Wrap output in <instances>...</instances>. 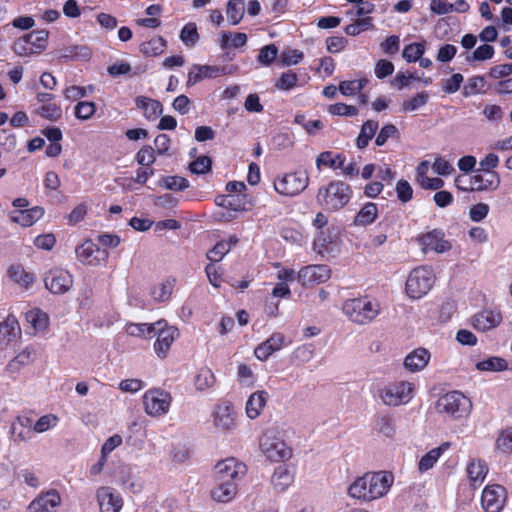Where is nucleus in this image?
Segmentation results:
<instances>
[{"instance_id":"1","label":"nucleus","mask_w":512,"mask_h":512,"mask_svg":"<svg viewBox=\"0 0 512 512\" xmlns=\"http://www.w3.org/2000/svg\"><path fill=\"white\" fill-rule=\"evenodd\" d=\"M246 472V465L233 457L219 461L215 466L216 486L211 491L212 498L221 503L233 500L238 492V483Z\"/></svg>"},{"instance_id":"2","label":"nucleus","mask_w":512,"mask_h":512,"mask_svg":"<svg viewBox=\"0 0 512 512\" xmlns=\"http://www.w3.org/2000/svg\"><path fill=\"white\" fill-rule=\"evenodd\" d=\"M394 481L387 471L368 472L357 477L348 487V495L354 499L371 502L387 494Z\"/></svg>"},{"instance_id":"3","label":"nucleus","mask_w":512,"mask_h":512,"mask_svg":"<svg viewBox=\"0 0 512 512\" xmlns=\"http://www.w3.org/2000/svg\"><path fill=\"white\" fill-rule=\"evenodd\" d=\"M352 193L349 184L341 180H332L326 186L319 188L316 198L324 210L336 212L350 202Z\"/></svg>"},{"instance_id":"4","label":"nucleus","mask_w":512,"mask_h":512,"mask_svg":"<svg viewBox=\"0 0 512 512\" xmlns=\"http://www.w3.org/2000/svg\"><path fill=\"white\" fill-rule=\"evenodd\" d=\"M342 309L348 319L358 325L371 323L381 312L380 303L367 295L345 300Z\"/></svg>"},{"instance_id":"5","label":"nucleus","mask_w":512,"mask_h":512,"mask_svg":"<svg viewBox=\"0 0 512 512\" xmlns=\"http://www.w3.org/2000/svg\"><path fill=\"white\" fill-rule=\"evenodd\" d=\"M435 283V274L430 266L414 268L408 275L405 290L412 299H419L426 295Z\"/></svg>"},{"instance_id":"6","label":"nucleus","mask_w":512,"mask_h":512,"mask_svg":"<svg viewBox=\"0 0 512 512\" xmlns=\"http://www.w3.org/2000/svg\"><path fill=\"white\" fill-rule=\"evenodd\" d=\"M49 32L45 29L35 30L19 37L13 44L14 53L21 57L41 54L48 46Z\"/></svg>"},{"instance_id":"7","label":"nucleus","mask_w":512,"mask_h":512,"mask_svg":"<svg viewBox=\"0 0 512 512\" xmlns=\"http://www.w3.org/2000/svg\"><path fill=\"white\" fill-rule=\"evenodd\" d=\"M309 184V176L306 171H296L279 175L273 182L277 193L286 197H294L304 191Z\"/></svg>"},{"instance_id":"8","label":"nucleus","mask_w":512,"mask_h":512,"mask_svg":"<svg viewBox=\"0 0 512 512\" xmlns=\"http://www.w3.org/2000/svg\"><path fill=\"white\" fill-rule=\"evenodd\" d=\"M260 449L272 462H284L291 458L292 450L273 431H266L259 440Z\"/></svg>"},{"instance_id":"9","label":"nucleus","mask_w":512,"mask_h":512,"mask_svg":"<svg viewBox=\"0 0 512 512\" xmlns=\"http://www.w3.org/2000/svg\"><path fill=\"white\" fill-rule=\"evenodd\" d=\"M470 407V399L459 391L448 392L437 401L438 411L454 418H462L468 415Z\"/></svg>"},{"instance_id":"10","label":"nucleus","mask_w":512,"mask_h":512,"mask_svg":"<svg viewBox=\"0 0 512 512\" xmlns=\"http://www.w3.org/2000/svg\"><path fill=\"white\" fill-rule=\"evenodd\" d=\"M414 386L407 381L389 383L380 390L379 396L388 406H399L408 403L413 397Z\"/></svg>"},{"instance_id":"11","label":"nucleus","mask_w":512,"mask_h":512,"mask_svg":"<svg viewBox=\"0 0 512 512\" xmlns=\"http://www.w3.org/2000/svg\"><path fill=\"white\" fill-rule=\"evenodd\" d=\"M171 401V394L162 389H150L143 395L144 409L150 416H162L168 413Z\"/></svg>"},{"instance_id":"12","label":"nucleus","mask_w":512,"mask_h":512,"mask_svg":"<svg viewBox=\"0 0 512 512\" xmlns=\"http://www.w3.org/2000/svg\"><path fill=\"white\" fill-rule=\"evenodd\" d=\"M507 499L506 488L499 484L487 485L481 495V505L486 512H500Z\"/></svg>"},{"instance_id":"13","label":"nucleus","mask_w":512,"mask_h":512,"mask_svg":"<svg viewBox=\"0 0 512 512\" xmlns=\"http://www.w3.org/2000/svg\"><path fill=\"white\" fill-rule=\"evenodd\" d=\"M155 336V353L159 358L164 359L166 358L173 342L179 336V331L176 327L167 326L165 321H158Z\"/></svg>"},{"instance_id":"14","label":"nucleus","mask_w":512,"mask_h":512,"mask_svg":"<svg viewBox=\"0 0 512 512\" xmlns=\"http://www.w3.org/2000/svg\"><path fill=\"white\" fill-rule=\"evenodd\" d=\"M44 283L51 293L62 295L72 287L73 277L67 270L55 269L45 275Z\"/></svg>"},{"instance_id":"15","label":"nucleus","mask_w":512,"mask_h":512,"mask_svg":"<svg viewBox=\"0 0 512 512\" xmlns=\"http://www.w3.org/2000/svg\"><path fill=\"white\" fill-rule=\"evenodd\" d=\"M75 252L78 260L84 265H100L108 258V252L105 249H101L91 240H86L79 245Z\"/></svg>"},{"instance_id":"16","label":"nucleus","mask_w":512,"mask_h":512,"mask_svg":"<svg viewBox=\"0 0 512 512\" xmlns=\"http://www.w3.org/2000/svg\"><path fill=\"white\" fill-rule=\"evenodd\" d=\"M330 276L331 270L327 265H308L297 273V279L304 287L324 283Z\"/></svg>"},{"instance_id":"17","label":"nucleus","mask_w":512,"mask_h":512,"mask_svg":"<svg viewBox=\"0 0 512 512\" xmlns=\"http://www.w3.org/2000/svg\"><path fill=\"white\" fill-rule=\"evenodd\" d=\"M418 242L423 250L444 253L451 249V243L445 239V233L442 229H433L418 236Z\"/></svg>"},{"instance_id":"18","label":"nucleus","mask_w":512,"mask_h":512,"mask_svg":"<svg viewBox=\"0 0 512 512\" xmlns=\"http://www.w3.org/2000/svg\"><path fill=\"white\" fill-rule=\"evenodd\" d=\"M101 512H119L123 507L121 495L112 487L101 486L96 491Z\"/></svg>"},{"instance_id":"19","label":"nucleus","mask_w":512,"mask_h":512,"mask_svg":"<svg viewBox=\"0 0 512 512\" xmlns=\"http://www.w3.org/2000/svg\"><path fill=\"white\" fill-rule=\"evenodd\" d=\"M194 69L196 72H190L188 74V85H194L203 79H214L222 75L229 74L226 66L216 65H195Z\"/></svg>"},{"instance_id":"20","label":"nucleus","mask_w":512,"mask_h":512,"mask_svg":"<svg viewBox=\"0 0 512 512\" xmlns=\"http://www.w3.org/2000/svg\"><path fill=\"white\" fill-rule=\"evenodd\" d=\"M502 321L501 312L497 309H484L473 317V327L481 332H486L497 327Z\"/></svg>"},{"instance_id":"21","label":"nucleus","mask_w":512,"mask_h":512,"mask_svg":"<svg viewBox=\"0 0 512 512\" xmlns=\"http://www.w3.org/2000/svg\"><path fill=\"white\" fill-rule=\"evenodd\" d=\"M215 203L218 206H221L228 210V214L223 216L226 220H231L235 217L233 213L242 212L246 210V201L244 195L239 194H227V195H218L215 198Z\"/></svg>"},{"instance_id":"22","label":"nucleus","mask_w":512,"mask_h":512,"mask_svg":"<svg viewBox=\"0 0 512 512\" xmlns=\"http://www.w3.org/2000/svg\"><path fill=\"white\" fill-rule=\"evenodd\" d=\"M44 215V209L40 206H34L28 209H18L9 213L12 222L22 227H30L35 224Z\"/></svg>"},{"instance_id":"23","label":"nucleus","mask_w":512,"mask_h":512,"mask_svg":"<svg viewBox=\"0 0 512 512\" xmlns=\"http://www.w3.org/2000/svg\"><path fill=\"white\" fill-rule=\"evenodd\" d=\"M61 498L56 490H50L35 498L28 506V512H49L60 505Z\"/></svg>"},{"instance_id":"24","label":"nucleus","mask_w":512,"mask_h":512,"mask_svg":"<svg viewBox=\"0 0 512 512\" xmlns=\"http://www.w3.org/2000/svg\"><path fill=\"white\" fill-rule=\"evenodd\" d=\"M135 105L149 121L156 120L163 112V106L160 101L146 96H137Z\"/></svg>"},{"instance_id":"25","label":"nucleus","mask_w":512,"mask_h":512,"mask_svg":"<svg viewBox=\"0 0 512 512\" xmlns=\"http://www.w3.org/2000/svg\"><path fill=\"white\" fill-rule=\"evenodd\" d=\"M430 360V352L425 348H417L410 352L404 359V366L411 372L424 369Z\"/></svg>"},{"instance_id":"26","label":"nucleus","mask_w":512,"mask_h":512,"mask_svg":"<svg viewBox=\"0 0 512 512\" xmlns=\"http://www.w3.org/2000/svg\"><path fill=\"white\" fill-rule=\"evenodd\" d=\"M467 476L474 488L479 487L488 473V466L484 460L472 459L467 465Z\"/></svg>"},{"instance_id":"27","label":"nucleus","mask_w":512,"mask_h":512,"mask_svg":"<svg viewBox=\"0 0 512 512\" xmlns=\"http://www.w3.org/2000/svg\"><path fill=\"white\" fill-rule=\"evenodd\" d=\"M214 424L222 430H230L235 426L234 412L230 404L223 403L217 406L214 413Z\"/></svg>"},{"instance_id":"28","label":"nucleus","mask_w":512,"mask_h":512,"mask_svg":"<svg viewBox=\"0 0 512 512\" xmlns=\"http://www.w3.org/2000/svg\"><path fill=\"white\" fill-rule=\"evenodd\" d=\"M500 183V178L496 172L480 171L473 175V191H484L496 189Z\"/></svg>"},{"instance_id":"29","label":"nucleus","mask_w":512,"mask_h":512,"mask_svg":"<svg viewBox=\"0 0 512 512\" xmlns=\"http://www.w3.org/2000/svg\"><path fill=\"white\" fill-rule=\"evenodd\" d=\"M7 275L13 282L25 289L30 288L36 280L34 273L26 271L20 264L11 265L8 268Z\"/></svg>"},{"instance_id":"30","label":"nucleus","mask_w":512,"mask_h":512,"mask_svg":"<svg viewBox=\"0 0 512 512\" xmlns=\"http://www.w3.org/2000/svg\"><path fill=\"white\" fill-rule=\"evenodd\" d=\"M268 393L257 391L246 402V414L250 419H256L266 405Z\"/></svg>"},{"instance_id":"31","label":"nucleus","mask_w":512,"mask_h":512,"mask_svg":"<svg viewBox=\"0 0 512 512\" xmlns=\"http://www.w3.org/2000/svg\"><path fill=\"white\" fill-rule=\"evenodd\" d=\"M378 217V206L373 202L365 203L356 214L353 224L365 227L372 224Z\"/></svg>"},{"instance_id":"32","label":"nucleus","mask_w":512,"mask_h":512,"mask_svg":"<svg viewBox=\"0 0 512 512\" xmlns=\"http://www.w3.org/2000/svg\"><path fill=\"white\" fill-rule=\"evenodd\" d=\"M271 482L276 491L284 492L294 482V475L286 466L280 465L274 470Z\"/></svg>"},{"instance_id":"33","label":"nucleus","mask_w":512,"mask_h":512,"mask_svg":"<svg viewBox=\"0 0 512 512\" xmlns=\"http://www.w3.org/2000/svg\"><path fill=\"white\" fill-rule=\"evenodd\" d=\"M346 160V156L343 153L334 154L332 151L321 152L316 159V166L318 169L321 167H328L331 169H340Z\"/></svg>"},{"instance_id":"34","label":"nucleus","mask_w":512,"mask_h":512,"mask_svg":"<svg viewBox=\"0 0 512 512\" xmlns=\"http://www.w3.org/2000/svg\"><path fill=\"white\" fill-rule=\"evenodd\" d=\"M450 447L449 442L442 443L439 447L431 449L425 455L422 456L418 463V469L420 472H426L431 469L438 461L440 456Z\"/></svg>"},{"instance_id":"35","label":"nucleus","mask_w":512,"mask_h":512,"mask_svg":"<svg viewBox=\"0 0 512 512\" xmlns=\"http://www.w3.org/2000/svg\"><path fill=\"white\" fill-rule=\"evenodd\" d=\"M167 47V42L162 36H156L140 44V52L145 57H157L161 55Z\"/></svg>"},{"instance_id":"36","label":"nucleus","mask_w":512,"mask_h":512,"mask_svg":"<svg viewBox=\"0 0 512 512\" xmlns=\"http://www.w3.org/2000/svg\"><path fill=\"white\" fill-rule=\"evenodd\" d=\"M379 124L375 120H366L361 126L360 133L356 139V146L359 149H364L368 146L369 142L375 136Z\"/></svg>"},{"instance_id":"37","label":"nucleus","mask_w":512,"mask_h":512,"mask_svg":"<svg viewBox=\"0 0 512 512\" xmlns=\"http://www.w3.org/2000/svg\"><path fill=\"white\" fill-rule=\"evenodd\" d=\"M194 383L198 391H206L214 387L216 377L209 367H201L195 375Z\"/></svg>"},{"instance_id":"38","label":"nucleus","mask_w":512,"mask_h":512,"mask_svg":"<svg viewBox=\"0 0 512 512\" xmlns=\"http://www.w3.org/2000/svg\"><path fill=\"white\" fill-rule=\"evenodd\" d=\"M238 242L236 237H230L228 241H218L214 247L208 251L207 258L211 262H219L230 251L232 245Z\"/></svg>"},{"instance_id":"39","label":"nucleus","mask_w":512,"mask_h":512,"mask_svg":"<svg viewBox=\"0 0 512 512\" xmlns=\"http://www.w3.org/2000/svg\"><path fill=\"white\" fill-rule=\"evenodd\" d=\"M247 43V35L243 32H237L232 35L231 32H223L220 39V47L222 50L231 47L241 48Z\"/></svg>"},{"instance_id":"40","label":"nucleus","mask_w":512,"mask_h":512,"mask_svg":"<svg viewBox=\"0 0 512 512\" xmlns=\"http://www.w3.org/2000/svg\"><path fill=\"white\" fill-rule=\"evenodd\" d=\"M20 332L18 322L15 320L0 323V348L12 342Z\"/></svg>"},{"instance_id":"41","label":"nucleus","mask_w":512,"mask_h":512,"mask_svg":"<svg viewBox=\"0 0 512 512\" xmlns=\"http://www.w3.org/2000/svg\"><path fill=\"white\" fill-rule=\"evenodd\" d=\"M156 323H131L127 326V332L135 337H154L156 334Z\"/></svg>"},{"instance_id":"42","label":"nucleus","mask_w":512,"mask_h":512,"mask_svg":"<svg viewBox=\"0 0 512 512\" xmlns=\"http://www.w3.org/2000/svg\"><path fill=\"white\" fill-rule=\"evenodd\" d=\"M33 360V352L28 348L18 353L6 366L9 373H17L20 369Z\"/></svg>"},{"instance_id":"43","label":"nucleus","mask_w":512,"mask_h":512,"mask_svg":"<svg viewBox=\"0 0 512 512\" xmlns=\"http://www.w3.org/2000/svg\"><path fill=\"white\" fill-rule=\"evenodd\" d=\"M26 320L36 331L45 330L49 323L48 315L38 308L28 311Z\"/></svg>"},{"instance_id":"44","label":"nucleus","mask_w":512,"mask_h":512,"mask_svg":"<svg viewBox=\"0 0 512 512\" xmlns=\"http://www.w3.org/2000/svg\"><path fill=\"white\" fill-rule=\"evenodd\" d=\"M486 91V80L484 76H473L469 78L463 86V95L465 97L484 93Z\"/></svg>"},{"instance_id":"45","label":"nucleus","mask_w":512,"mask_h":512,"mask_svg":"<svg viewBox=\"0 0 512 512\" xmlns=\"http://www.w3.org/2000/svg\"><path fill=\"white\" fill-rule=\"evenodd\" d=\"M368 83V79L360 78L355 80H346L339 83L338 89L344 96H352L359 93Z\"/></svg>"},{"instance_id":"46","label":"nucleus","mask_w":512,"mask_h":512,"mask_svg":"<svg viewBox=\"0 0 512 512\" xmlns=\"http://www.w3.org/2000/svg\"><path fill=\"white\" fill-rule=\"evenodd\" d=\"M181 41L188 47H193L199 40V33L194 22H188L180 31Z\"/></svg>"},{"instance_id":"47","label":"nucleus","mask_w":512,"mask_h":512,"mask_svg":"<svg viewBox=\"0 0 512 512\" xmlns=\"http://www.w3.org/2000/svg\"><path fill=\"white\" fill-rule=\"evenodd\" d=\"M477 369L480 371H504L508 367L505 359L500 357H490L477 363Z\"/></svg>"},{"instance_id":"48","label":"nucleus","mask_w":512,"mask_h":512,"mask_svg":"<svg viewBox=\"0 0 512 512\" xmlns=\"http://www.w3.org/2000/svg\"><path fill=\"white\" fill-rule=\"evenodd\" d=\"M174 284L170 280H165L162 283L153 287L151 294L154 300L165 302L170 299L172 295Z\"/></svg>"},{"instance_id":"49","label":"nucleus","mask_w":512,"mask_h":512,"mask_svg":"<svg viewBox=\"0 0 512 512\" xmlns=\"http://www.w3.org/2000/svg\"><path fill=\"white\" fill-rule=\"evenodd\" d=\"M399 137H400V132H399L398 128L394 124L389 123V124L384 125L380 129L379 133L377 134V136L375 138V145L383 146L386 144L388 139H390V138L398 139Z\"/></svg>"},{"instance_id":"50","label":"nucleus","mask_w":512,"mask_h":512,"mask_svg":"<svg viewBox=\"0 0 512 512\" xmlns=\"http://www.w3.org/2000/svg\"><path fill=\"white\" fill-rule=\"evenodd\" d=\"M428 99H429V95L427 92L422 91L420 93H417L415 96H413L410 99L405 100L402 103V110L404 112L415 111V110L419 109L420 107L426 105L428 102Z\"/></svg>"},{"instance_id":"51","label":"nucleus","mask_w":512,"mask_h":512,"mask_svg":"<svg viewBox=\"0 0 512 512\" xmlns=\"http://www.w3.org/2000/svg\"><path fill=\"white\" fill-rule=\"evenodd\" d=\"M37 114L44 119H47L50 121H57L62 116V110H61L60 105L52 102V103L41 105L37 109Z\"/></svg>"},{"instance_id":"52","label":"nucleus","mask_w":512,"mask_h":512,"mask_svg":"<svg viewBox=\"0 0 512 512\" xmlns=\"http://www.w3.org/2000/svg\"><path fill=\"white\" fill-rule=\"evenodd\" d=\"M96 112V105L92 101H80L74 108V115L77 119L88 120Z\"/></svg>"},{"instance_id":"53","label":"nucleus","mask_w":512,"mask_h":512,"mask_svg":"<svg viewBox=\"0 0 512 512\" xmlns=\"http://www.w3.org/2000/svg\"><path fill=\"white\" fill-rule=\"evenodd\" d=\"M425 52V46L422 43H411L405 46L403 50V58L411 63L418 61Z\"/></svg>"},{"instance_id":"54","label":"nucleus","mask_w":512,"mask_h":512,"mask_svg":"<svg viewBox=\"0 0 512 512\" xmlns=\"http://www.w3.org/2000/svg\"><path fill=\"white\" fill-rule=\"evenodd\" d=\"M227 18L231 25H237L243 18L244 15V7L243 3H236L233 1H229L227 4Z\"/></svg>"},{"instance_id":"55","label":"nucleus","mask_w":512,"mask_h":512,"mask_svg":"<svg viewBox=\"0 0 512 512\" xmlns=\"http://www.w3.org/2000/svg\"><path fill=\"white\" fill-rule=\"evenodd\" d=\"M59 418L54 414H46L41 416L33 425V430L37 433H43L55 427Z\"/></svg>"},{"instance_id":"56","label":"nucleus","mask_w":512,"mask_h":512,"mask_svg":"<svg viewBox=\"0 0 512 512\" xmlns=\"http://www.w3.org/2000/svg\"><path fill=\"white\" fill-rule=\"evenodd\" d=\"M297 82L298 75L295 72L289 70L287 72L282 73V75L277 80L275 86L279 90L287 91L296 87Z\"/></svg>"},{"instance_id":"57","label":"nucleus","mask_w":512,"mask_h":512,"mask_svg":"<svg viewBox=\"0 0 512 512\" xmlns=\"http://www.w3.org/2000/svg\"><path fill=\"white\" fill-rule=\"evenodd\" d=\"M376 428L377 430L384 434L385 436H392L394 429V420L392 416L388 414L378 415L376 417Z\"/></svg>"},{"instance_id":"58","label":"nucleus","mask_w":512,"mask_h":512,"mask_svg":"<svg viewBox=\"0 0 512 512\" xmlns=\"http://www.w3.org/2000/svg\"><path fill=\"white\" fill-rule=\"evenodd\" d=\"M304 58V53L298 49L287 48L282 51L280 60L284 66L296 65Z\"/></svg>"},{"instance_id":"59","label":"nucleus","mask_w":512,"mask_h":512,"mask_svg":"<svg viewBox=\"0 0 512 512\" xmlns=\"http://www.w3.org/2000/svg\"><path fill=\"white\" fill-rule=\"evenodd\" d=\"M395 191L398 200L402 203H407L413 198V188L405 179H401L396 183Z\"/></svg>"},{"instance_id":"60","label":"nucleus","mask_w":512,"mask_h":512,"mask_svg":"<svg viewBox=\"0 0 512 512\" xmlns=\"http://www.w3.org/2000/svg\"><path fill=\"white\" fill-rule=\"evenodd\" d=\"M278 55V48L275 44H269L265 45L261 48L257 60L265 65L268 66L273 63V61L277 58Z\"/></svg>"},{"instance_id":"61","label":"nucleus","mask_w":512,"mask_h":512,"mask_svg":"<svg viewBox=\"0 0 512 512\" xmlns=\"http://www.w3.org/2000/svg\"><path fill=\"white\" fill-rule=\"evenodd\" d=\"M496 447L504 453L512 452V426L500 432L496 440Z\"/></svg>"},{"instance_id":"62","label":"nucleus","mask_w":512,"mask_h":512,"mask_svg":"<svg viewBox=\"0 0 512 512\" xmlns=\"http://www.w3.org/2000/svg\"><path fill=\"white\" fill-rule=\"evenodd\" d=\"M212 160L209 156H200L189 165V169L194 174H205L211 170Z\"/></svg>"},{"instance_id":"63","label":"nucleus","mask_w":512,"mask_h":512,"mask_svg":"<svg viewBox=\"0 0 512 512\" xmlns=\"http://www.w3.org/2000/svg\"><path fill=\"white\" fill-rule=\"evenodd\" d=\"M164 187L168 190L182 191L189 186V181L181 176H167L162 179Z\"/></svg>"},{"instance_id":"64","label":"nucleus","mask_w":512,"mask_h":512,"mask_svg":"<svg viewBox=\"0 0 512 512\" xmlns=\"http://www.w3.org/2000/svg\"><path fill=\"white\" fill-rule=\"evenodd\" d=\"M155 159V150L150 145H144L136 154V161L142 166H151Z\"/></svg>"}]
</instances>
